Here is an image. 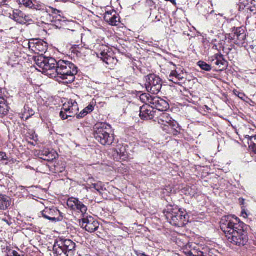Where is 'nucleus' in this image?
<instances>
[{"mask_svg":"<svg viewBox=\"0 0 256 256\" xmlns=\"http://www.w3.org/2000/svg\"><path fill=\"white\" fill-rule=\"evenodd\" d=\"M35 60L38 66L42 69V73L52 77L57 76L65 84L72 82L78 74V68L69 61L60 60L56 62L52 58L42 56H38Z\"/></svg>","mask_w":256,"mask_h":256,"instance_id":"f257e3e1","label":"nucleus"},{"mask_svg":"<svg viewBox=\"0 0 256 256\" xmlns=\"http://www.w3.org/2000/svg\"><path fill=\"white\" fill-rule=\"evenodd\" d=\"M244 224L234 216H223L220 227L228 242L238 246H243L248 241L247 232L244 229Z\"/></svg>","mask_w":256,"mask_h":256,"instance_id":"f03ea898","label":"nucleus"},{"mask_svg":"<svg viewBox=\"0 0 256 256\" xmlns=\"http://www.w3.org/2000/svg\"><path fill=\"white\" fill-rule=\"evenodd\" d=\"M93 134L94 138L103 146H110L114 142V136L112 128L106 123L96 124L94 127Z\"/></svg>","mask_w":256,"mask_h":256,"instance_id":"7ed1b4c3","label":"nucleus"},{"mask_svg":"<svg viewBox=\"0 0 256 256\" xmlns=\"http://www.w3.org/2000/svg\"><path fill=\"white\" fill-rule=\"evenodd\" d=\"M76 250V244L70 239L60 238L53 246L54 256H73Z\"/></svg>","mask_w":256,"mask_h":256,"instance_id":"20e7f679","label":"nucleus"},{"mask_svg":"<svg viewBox=\"0 0 256 256\" xmlns=\"http://www.w3.org/2000/svg\"><path fill=\"white\" fill-rule=\"evenodd\" d=\"M167 219L171 224L178 227L184 226L189 220V216L184 209L173 208L172 206L168 207Z\"/></svg>","mask_w":256,"mask_h":256,"instance_id":"39448f33","label":"nucleus"},{"mask_svg":"<svg viewBox=\"0 0 256 256\" xmlns=\"http://www.w3.org/2000/svg\"><path fill=\"white\" fill-rule=\"evenodd\" d=\"M226 40H232V42L241 47H246L248 45L246 41V32L244 27L234 28L232 33L225 37Z\"/></svg>","mask_w":256,"mask_h":256,"instance_id":"423d86ee","label":"nucleus"},{"mask_svg":"<svg viewBox=\"0 0 256 256\" xmlns=\"http://www.w3.org/2000/svg\"><path fill=\"white\" fill-rule=\"evenodd\" d=\"M145 86L146 90L152 94H158L162 87V80L154 74H150L145 77Z\"/></svg>","mask_w":256,"mask_h":256,"instance_id":"0eeeda50","label":"nucleus"},{"mask_svg":"<svg viewBox=\"0 0 256 256\" xmlns=\"http://www.w3.org/2000/svg\"><path fill=\"white\" fill-rule=\"evenodd\" d=\"M41 213L44 218L52 222H60L63 219L62 214L54 206L46 207Z\"/></svg>","mask_w":256,"mask_h":256,"instance_id":"6e6552de","label":"nucleus"},{"mask_svg":"<svg viewBox=\"0 0 256 256\" xmlns=\"http://www.w3.org/2000/svg\"><path fill=\"white\" fill-rule=\"evenodd\" d=\"M99 222L92 216H87L82 219V228L90 232H94L99 228Z\"/></svg>","mask_w":256,"mask_h":256,"instance_id":"1a4fd4ad","label":"nucleus"},{"mask_svg":"<svg viewBox=\"0 0 256 256\" xmlns=\"http://www.w3.org/2000/svg\"><path fill=\"white\" fill-rule=\"evenodd\" d=\"M28 46L30 48L37 54L45 52L48 50V44L42 40H32Z\"/></svg>","mask_w":256,"mask_h":256,"instance_id":"9d476101","label":"nucleus"},{"mask_svg":"<svg viewBox=\"0 0 256 256\" xmlns=\"http://www.w3.org/2000/svg\"><path fill=\"white\" fill-rule=\"evenodd\" d=\"M150 106L154 110L156 109L159 111H166L169 108L168 104L163 99L158 96H154L151 100Z\"/></svg>","mask_w":256,"mask_h":256,"instance_id":"9b49d317","label":"nucleus"},{"mask_svg":"<svg viewBox=\"0 0 256 256\" xmlns=\"http://www.w3.org/2000/svg\"><path fill=\"white\" fill-rule=\"evenodd\" d=\"M210 61L216 68H218L219 70H222L225 69L228 66V62L222 54H217L210 58Z\"/></svg>","mask_w":256,"mask_h":256,"instance_id":"f8f14e48","label":"nucleus"},{"mask_svg":"<svg viewBox=\"0 0 256 256\" xmlns=\"http://www.w3.org/2000/svg\"><path fill=\"white\" fill-rule=\"evenodd\" d=\"M10 18L15 22L20 24H26L27 22L32 20L30 17L22 12L15 10H13L12 14H10Z\"/></svg>","mask_w":256,"mask_h":256,"instance_id":"ddd939ff","label":"nucleus"},{"mask_svg":"<svg viewBox=\"0 0 256 256\" xmlns=\"http://www.w3.org/2000/svg\"><path fill=\"white\" fill-rule=\"evenodd\" d=\"M5 91L0 88V118H3L8 114L10 107L6 100Z\"/></svg>","mask_w":256,"mask_h":256,"instance_id":"4468645a","label":"nucleus"},{"mask_svg":"<svg viewBox=\"0 0 256 256\" xmlns=\"http://www.w3.org/2000/svg\"><path fill=\"white\" fill-rule=\"evenodd\" d=\"M156 112L150 106H143L140 108V118L144 120H152Z\"/></svg>","mask_w":256,"mask_h":256,"instance_id":"2eb2a0df","label":"nucleus"},{"mask_svg":"<svg viewBox=\"0 0 256 256\" xmlns=\"http://www.w3.org/2000/svg\"><path fill=\"white\" fill-rule=\"evenodd\" d=\"M64 110L70 116V117H72L77 114L78 111V107L77 102L76 101L70 100L68 104H64L63 105Z\"/></svg>","mask_w":256,"mask_h":256,"instance_id":"dca6fc26","label":"nucleus"},{"mask_svg":"<svg viewBox=\"0 0 256 256\" xmlns=\"http://www.w3.org/2000/svg\"><path fill=\"white\" fill-rule=\"evenodd\" d=\"M172 122V128H174V130H176L178 127V124L170 116V114L167 112H162L158 116V124H162L163 122Z\"/></svg>","mask_w":256,"mask_h":256,"instance_id":"f3484780","label":"nucleus"},{"mask_svg":"<svg viewBox=\"0 0 256 256\" xmlns=\"http://www.w3.org/2000/svg\"><path fill=\"white\" fill-rule=\"evenodd\" d=\"M172 122L166 121V122H163L162 124H159L160 125L161 128H162L163 130L165 131L166 133L176 136L180 131V126H178V128L174 130V128L172 127Z\"/></svg>","mask_w":256,"mask_h":256,"instance_id":"a211bd4d","label":"nucleus"},{"mask_svg":"<svg viewBox=\"0 0 256 256\" xmlns=\"http://www.w3.org/2000/svg\"><path fill=\"white\" fill-rule=\"evenodd\" d=\"M98 56L108 65L116 64L117 62L116 59L111 56L108 54V52H106L105 50L98 54Z\"/></svg>","mask_w":256,"mask_h":256,"instance_id":"6ab92c4d","label":"nucleus"},{"mask_svg":"<svg viewBox=\"0 0 256 256\" xmlns=\"http://www.w3.org/2000/svg\"><path fill=\"white\" fill-rule=\"evenodd\" d=\"M32 8L36 10L44 11L47 14H50V13L53 14H56L60 12L59 10L52 8L49 7L48 8H47L44 4L42 3H36L35 4H34V6H32Z\"/></svg>","mask_w":256,"mask_h":256,"instance_id":"aec40b11","label":"nucleus"},{"mask_svg":"<svg viewBox=\"0 0 256 256\" xmlns=\"http://www.w3.org/2000/svg\"><path fill=\"white\" fill-rule=\"evenodd\" d=\"M184 74L182 71L180 72L178 70H175L172 72L170 75V80L175 84H178V81L182 80L185 78Z\"/></svg>","mask_w":256,"mask_h":256,"instance_id":"412c9836","label":"nucleus"},{"mask_svg":"<svg viewBox=\"0 0 256 256\" xmlns=\"http://www.w3.org/2000/svg\"><path fill=\"white\" fill-rule=\"evenodd\" d=\"M11 205V200L10 197L6 195L0 194V209L6 210Z\"/></svg>","mask_w":256,"mask_h":256,"instance_id":"4be33fe9","label":"nucleus"},{"mask_svg":"<svg viewBox=\"0 0 256 256\" xmlns=\"http://www.w3.org/2000/svg\"><path fill=\"white\" fill-rule=\"evenodd\" d=\"M34 112L28 106H25L24 107V112L22 114V118L27 120L28 118L34 115Z\"/></svg>","mask_w":256,"mask_h":256,"instance_id":"5701e85b","label":"nucleus"},{"mask_svg":"<svg viewBox=\"0 0 256 256\" xmlns=\"http://www.w3.org/2000/svg\"><path fill=\"white\" fill-rule=\"evenodd\" d=\"M246 138L249 140L248 142L249 148L253 152L256 154V135L254 136H246Z\"/></svg>","mask_w":256,"mask_h":256,"instance_id":"b1692460","label":"nucleus"},{"mask_svg":"<svg viewBox=\"0 0 256 256\" xmlns=\"http://www.w3.org/2000/svg\"><path fill=\"white\" fill-rule=\"evenodd\" d=\"M112 18L107 23L112 26H117L120 23V18L115 10H113Z\"/></svg>","mask_w":256,"mask_h":256,"instance_id":"393cba45","label":"nucleus"},{"mask_svg":"<svg viewBox=\"0 0 256 256\" xmlns=\"http://www.w3.org/2000/svg\"><path fill=\"white\" fill-rule=\"evenodd\" d=\"M154 96H150L148 94H142L140 96V100L146 104L145 106H150L151 103V100Z\"/></svg>","mask_w":256,"mask_h":256,"instance_id":"a878e982","label":"nucleus"},{"mask_svg":"<svg viewBox=\"0 0 256 256\" xmlns=\"http://www.w3.org/2000/svg\"><path fill=\"white\" fill-rule=\"evenodd\" d=\"M38 155L40 158L44 160H50L52 159L51 158L52 154L48 150H43L40 151Z\"/></svg>","mask_w":256,"mask_h":256,"instance_id":"bb28decb","label":"nucleus"},{"mask_svg":"<svg viewBox=\"0 0 256 256\" xmlns=\"http://www.w3.org/2000/svg\"><path fill=\"white\" fill-rule=\"evenodd\" d=\"M76 210H79L82 213L84 214L86 212L87 208L82 202L78 200L76 204Z\"/></svg>","mask_w":256,"mask_h":256,"instance_id":"cd10ccee","label":"nucleus"},{"mask_svg":"<svg viewBox=\"0 0 256 256\" xmlns=\"http://www.w3.org/2000/svg\"><path fill=\"white\" fill-rule=\"evenodd\" d=\"M78 200V199L74 198H69L67 202V205L70 208L75 210Z\"/></svg>","mask_w":256,"mask_h":256,"instance_id":"c85d7f7f","label":"nucleus"},{"mask_svg":"<svg viewBox=\"0 0 256 256\" xmlns=\"http://www.w3.org/2000/svg\"><path fill=\"white\" fill-rule=\"evenodd\" d=\"M198 64L202 70L209 72L212 70L211 66L203 61L198 62Z\"/></svg>","mask_w":256,"mask_h":256,"instance_id":"c756f323","label":"nucleus"},{"mask_svg":"<svg viewBox=\"0 0 256 256\" xmlns=\"http://www.w3.org/2000/svg\"><path fill=\"white\" fill-rule=\"evenodd\" d=\"M96 104V100H92L90 102L88 106L85 108L86 110L88 113L92 112L94 110V107L95 106Z\"/></svg>","mask_w":256,"mask_h":256,"instance_id":"7c9ffc66","label":"nucleus"},{"mask_svg":"<svg viewBox=\"0 0 256 256\" xmlns=\"http://www.w3.org/2000/svg\"><path fill=\"white\" fill-rule=\"evenodd\" d=\"M212 46L213 49L216 50L218 51L220 50V48H222V50H224V49L226 48V47L224 46V44H223L222 42L218 44H214V42H212Z\"/></svg>","mask_w":256,"mask_h":256,"instance_id":"2f4dec72","label":"nucleus"},{"mask_svg":"<svg viewBox=\"0 0 256 256\" xmlns=\"http://www.w3.org/2000/svg\"><path fill=\"white\" fill-rule=\"evenodd\" d=\"M114 10L106 12L104 14V20L107 22L108 20L112 18V14H113L112 12Z\"/></svg>","mask_w":256,"mask_h":256,"instance_id":"473e14b6","label":"nucleus"},{"mask_svg":"<svg viewBox=\"0 0 256 256\" xmlns=\"http://www.w3.org/2000/svg\"><path fill=\"white\" fill-rule=\"evenodd\" d=\"M20 1L21 4H24L26 7L32 8L34 6V4L30 0H20Z\"/></svg>","mask_w":256,"mask_h":256,"instance_id":"72a5a7b5","label":"nucleus"},{"mask_svg":"<svg viewBox=\"0 0 256 256\" xmlns=\"http://www.w3.org/2000/svg\"><path fill=\"white\" fill-rule=\"evenodd\" d=\"M60 116L61 118L63 120H66L70 117V116H68L67 112L64 110V108L63 106L60 114Z\"/></svg>","mask_w":256,"mask_h":256,"instance_id":"f704fd0d","label":"nucleus"},{"mask_svg":"<svg viewBox=\"0 0 256 256\" xmlns=\"http://www.w3.org/2000/svg\"><path fill=\"white\" fill-rule=\"evenodd\" d=\"M88 113L86 109L84 108L82 112H81L80 114H76V117L78 118H84L86 116Z\"/></svg>","mask_w":256,"mask_h":256,"instance_id":"c9c22d12","label":"nucleus"},{"mask_svg":"<svg viewBox=\"0 0 256 256\" xmlns=\"http://www.w3.org/2000/svg\"><path fill=\"white\" fill-rule=\"evenodd\" d=\"M2 160H8V158L5 152H0V161Z\"/></svg>","mask_w":256,"mask_h":256,"instance_id":"e433bc0d","label":"nucleus"},{"mask_svg":"<svg viewBox=\"0 0 256 256\" xmlns=\"http://www.w3.org/2000/svg\"><path fill=\"white\" fill-rule=\"evenodd\" d=\"M92 187L98 192H100L102 190V186L98 184H92Z\"/></svg>","mask_w":256,"mask_h":256,"instance_id":"4c0bfd02","label":"nucleus"},{"mask_svg":"<svg viewBox=\"0 0 256 256\" xmlns=\"http://www.w3.org/2000/svg\"><path fill=\"white\" fill-rule=\"evenodd\" d=\"M8 254H7L6 256H20L16 250H10L8 251Z\"/></svg>","mask_w":256,"mask_h":256,"instance_id":"58836bf2","label":"nucleus"},{"mask_svg":"<svg viewBox=\"0 0 256 256\" xmlns=\"http://www.w3.org/2000/svg\"><path fill=\"white\" fill-rule=\"evenodd\" d=\"M30 138L35 142H36L38 140L37 135L34 133L31 136Z\"/></svg>","mask_w":256,"mask_h":256,"instance_id":"ea45409f","label":"nucleus"},{"mask_svg":"<svg viewBox=\"0 0 256 256\" xmlns=\"http://www.w3.org/2000/svg\"><path fill=\"white\" fill-rule=\"evenodd\" d=\"M190 254L192 255V256H206L204 254V252H198V255H194L192 252H190Z\"/></svg>","mask_w":256,"mask_h":256,"instance_id":"a19ab883","label":"nucleus"},{"mask_svg":"<svg viewBox=\"0 0 256 256\" xmlns=\"http://www.w3.org/2000/svg\"><path fill=\"white\" fill-rule=\"evenodd\" d=\"M74 32V30H70L66 31V34L68 36H70L71 34H73Z\"/></svg>","mask_w":256,"mask_h":256,"instance_id":"79ce46f5","label":"nucleus"},{"mask_svg":"<svg viewBox=\"0 0 256 256\" xmlns=\"http://www.w3.org/2000/svg\"><path fill=\"white\" fill-rule=\"evenodd\" d=\"M166 1L170 2L176 6V2L175 0H165Z\"/></svg>","mask_w":256,"mask_h":256,"instance_id":"37998d69","label":"nucleus"},{"mask_svg":"<svg viewBox=\"0 0 256 256\" xmlns=\"http://www.w3.org/2000/svg\"><path fill=\"white\" fill-rule=\"evenodd\" d=\"M65 170V167L62 166L61 170H60V172H62Z\"/></svg>","mask_w":256,"mask_h":256,"instance_id":"c03bdc74","label":"nucleus"},{"mask_svg":"<svg viewBox=\"0 0 256 256\" xmlns=\"http://www.w3.org/2000/svg\"><path fill=\"white\" fill-rule=\"evenodd\" d=\"M6 0H0V4H4Z\"/></svg>","mask_w":256,"mask_h":256,"instance_id":"a18cd8bd","label":"nucleus"},{"mask_svg":"<svg viewBox=\"0 0 256 256\" xmlns=\"http://www.w3.org/2000/svg\"><path fill=\"white\" fill-rule=\"evenodd\" d=\"M240 94V95L239 94L238 95L239 98H240L241 95L243 94Z\"/></svg>","mask_w":256,"mask_h":256,"instance_id":"49530a36","label":"nucleus"},{"mask_svg":"<svg viewBox=\"0 0 256 256\" xmlns=\"http://www.w3.org/2000/svg\"><path fill=\"white\" fill-rule=\"evenodd\" d=\"M240 94V95L239 94L238 95L239 98H240L241 95L243 94Z\"/></svg>","mask_w":256,"mask_h":256,"instance_id":"de8ad7c7","label":"nucleus"},{"mask_svg":"<svg viewBox=\"0 0 256 256\" xmlns=\"http://www.w3.org/2000/svg\"><path fill=\"white\" fill-rule=\"evenodd\" d=\"M240 94V95L239 94L238 95L239 98H240L241 95L243 94Z\"/></svg>","mask_w":256,"mask_h":256,"instance_id":"09e8293b","label":"nucleus"},{"mask_svg":"<svg viewBox=\"0 0 256 256\" xmlns=\"http://www.w3.org/2000/svg\"><path fill=\"white\" fill-rule=\"evenodd\" d=\"M228 50H231V48H228Z\"/></svg>","mask_w":256,"mask_h":256,"instance_id":"8fccbe9b","label":"nucleus"}]
</instances>
